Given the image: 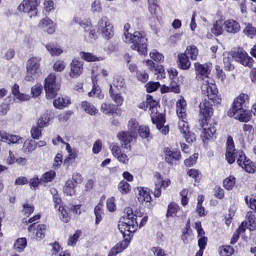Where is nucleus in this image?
I'll return each instance as SVG.
<instances>
[{"label":"nucleus","mask_w":256,"mask_h":256,"mask_svg":"<svg viewBox=\"0 0 256 256\" xmlns=\"http://www.w3.org/2000/svg\"><path fill=\"white\" fill-rule=\"evenodd\" d=\"M125 213V221L118 223V229L123 235V240L110 250L108 256H117L119 253H123V251L131 245V241L133 240V236L137 229L145 227L147 221H149V216H143L139 210L133 212V208L131 207L126 208Z\"/></svg>","instance_id":"nucleus-1"},{"label":"nucleus","mask_w":256,"mask_h":256,"mask_svg":"<svg viewBox=\"0 0 256 256\" xmlns=\"http://www.w3.org/2000/svg\"><path fill=\"white\" fill-rule=\"evenodd\" d=\"M215 109L213 104L207 98L202 100L199 104V127L203 129L201 133V139L203 143L211 141V139H217V121L213 119Z\"/></svg>","instance_id":"nucleus-2"},{"label":"nucleus","mask_w":256,"mask_h":256,"mask_svg":"<svg viewBox=\"0 0 256 256\" xmlns=\"http://www.w3.org/2000/svg\"><path fill=\"white\" fill-rule=\"evenodd\" d=\"M194 69L197 81H204L201 85V93L207 97V101H211L213 105H221L222 99L219 96L217 85L209 82V75H211V68L209 64L194 63Z\"/></svg>","instance_id":"nucleus-3"},{"label":"nucleus","mask_w":256,"mask_h":256,"mask_svg":"<svg viewBox=\"0 0 256 256\" xmlns=\"http://www.w3.org/2000/svg\"><path fill=\"white\" fill-rule=\"evenodd\" d=\"M249 95L240 93L234 98L231 107L227 111L228 117H235L240 123H249L251 121V112H249Z\"/></svg>","instance_id":"nucleus-4"},{"label":"nucleus","mask_w":256,"mask_h":256,"mask_svg":"<svg viewBox=\"0 0 256 256\" xmlns=\"http://www.w3.org/2000/svg\"><path fill=\"white\" fill-rule=\"evenodd\" d=\"M131 24L126 23L124 25V37L125 43H128L132 51H137L139 55H147V47L149 40L143 32L135 31L133 34L129 32Z\"/></svg>","instance_id":"nucleus-5"},{"label":"nucleus","mask_w":256,"mask_h":256,"mask_svg":"<svg viewBox=\"0 0 256 256\" xmlns=\"http://www.w3.org/2000/svg\"><path fill=\"white\" fill-rule=\"evenodd\" d=\"M41 61L42 59L39 56H32L27 60L24 81H27L28 83H35V80L39 79V77L43 75Z\"/></svg>","instance_id":"nucleus-6"},{"label":"nucleus","mask_w":256,"mask_h":256,"mask_svg":"<svg viewBox=\"0 0 256 256\" xmlns=\"http://www.w3.org/2000/svg\"><path fill=\"white\" fill-rule=\"evenodd\" d=\"M225 159L229 165H233L235 162L237 165H241L245 159V152L235 148V141L231 135L227 136Z\"/></svg>","instance_id":"nucleus-7"},{"label":"nucleus","mask_w":256,"mask_h":256,"mask_svg":"<svg viewBox=\"0 0 256 256\" xmlns=\"http://www.w3.org/2000/svg\"><path fill=\"white\" fill-rule=\"evenodd\" d=\"M44 91H45L46 99L51 101L57 98V95H59V91H61V84L57 82V74L50 73L45 78Z\"/></svg>","instance_id":"nucleus-8"},{"label":"nucleus","mask_w":256,"mask_h":256,"mask_svg":"<svg viewBox=\"0 0 256 256\" xmlns=\"http://www.w3.org/2000/svg\"><path fill=\"white\" fill-rule=\"evenodd\" d=\"M151 121L153 125H156V128L162 135H169V125L165 126L167 123V118H165V114L163 113H152L150 114Z\"/></svg>","instance_id":"nucleus-9"},{"label":"nucleus","mask_w":256,"mask_h":256,"mask_svg":"<svg viewBox=\"0 0 256 256\" xmlns=\"http://www.w3.org/2000/svg\"><path fill=\"white\" fill-rule=\"evenodd\" d=\"M98 29L101 30L104 39L109 40L115 37V28L107 16H104L99 20Z\"/></svg>","instance_id":"nucleus-10"},{"label":"nucleus","mask_w":256,"mask_h":256,"mask_svg":"<svg viewBox=\"0 0 256 256\" xmlns=\"http://www.w3.org/2000/svg\"><path fill=\"white\" fill-rule=\"evenodd\" d=\"M39 3L40 0H23L17 9L22 13H30V17H37Z\"/></svg>","instance_id":"nucleus-11"},{"label":"nucleus","mask_w":256,"mask_h":256,"mask_svg":"<svg viewBox=\"0 0 256 256\" xmlns=\"http://www.w3.org/2000/svg\"><path fill=\"white\" fill-rule=\"evenodd\" d=\"M164 161L168 163V165H175V163H179L183 156L181 155V150L175 148L171 150L169 147H164Z\"/></svg>","instance_id":"nucleus-12"},{"label":"nucleus","mask_w":256,"mask_h":256,"mask_svg":"<svg viewBox=\"0 0 256 256\" xmlns=\"http://www.w3.org/2000/svg\"><path fill=\"white\" fill-rule=\"evenodd\" d=\"M28 233H30V235H32L36 241H41L45 239V235L47 233V225L37 223L30 224L28 226Z\"/></svg>","instance_id":"nucleus-13"},{"label":"nucleus","mask_w":256,"mask_h":256,"mask_svg":"<svg viewBox=\"0 0 256 256\" xmlns=\"http://www.w3.org/2000/svg\"><path fill=\"white\" fill-rule=\"evenodd\" d=\"M178 129L180 133L183 134L186 143H194V141H197V138L193 131H191V127H189V122H187V120H179Z\"/></svg>","instance_id":"nucleus-14"},{"label":"nucleus","mask_w":256,"mask_h":256,"mask_svg":"<svg viewBox=\"0 0 256 256\" xmlns=\"http://www.w3.org/2000/svg\"><path fill=\"white\" fill-rule=\"evenodd\" d=\"M233 58L235 61H237V63H240L244 67H249L250 69L253 67V63H255V60H253L251 56H249V54L243 49L235 52L233 54Z\"/></svg>","instance_id":"nucleus-15"},{"label":"nucleus","mask_w":256,"mask_h":256,"mask_svg":"<svg viewBox=\"0 0 256 256\" xmlns=\"http://www.w3.org/2000/svg\"><path fill=\"white\" fill-rule=\"evenodd\" d=\"M117 139L123 149H131V143H133V139H137V136L129 131H120L117 134Z\"/></svg>","instance_id":"nucleus-16"},{"label":"nucleus","mask_w":256,"mask_h":256,"mask_svg":"<svg viewBox=\"0 0 256 256\" xmlns=\"http://www.w3.org/2000/svg\"><path fill=\"white\" fill-rule=\"evenodd\" d=\"M157 107H159V101L154 100L149 94L146 95V101L138 104V109H142L143 111H147V109H149V111H151V115H153V113H160L157 111Z\"/></svg>","instance_id":"nucleus-17"},{"label":"nucleus","mask_w":256,"mask_h":256,"mask_svg":"<svg viewBox=\"0 0 256 256\" xmlns=\"http://www.w3.org/2000/svg\"><path fill=\"white\" fill-rule=\"evenodd\" d=\"M83 62L77 58L72 59L70 63L69 77L71 79H78L83 75Z\"/></svg>","instance_id":"nucleus-18"},{"label":"nucleus","mask_w":256,"mask_h":256,"mask_svg":"<svg viewBox=\"0 0 256 256\" xmlns=\"http://www.w3.org/2000/svg\"><path fill=\"white\" fill-rule=\"evenodd\" d=\"M146 65L154 75H157V79H165L167 77V73L165 72V66L161 64H155V61L153 60H147Z\"/></svg>","instance_id":"nucleus-19"},{"label":"nucleus","mask_w":256,"mask_h":256,"mask_svg":"<svg viewBox=\"0 0 256 256\" xmlns=\"http://www.w3.org/2000/svg\"><path fill=\"white\" fill-rule=\"evenodd\" d=\"M110 149L113 157H116L119 163H122L123 165H129V156L121 151V146L119 144L113 143L110 146Z\"/></svg>","instance_id":"nucleus-20"},{"label":"nucleus","mask_w":256,"mask_h":256,"mask_svg":"<svg viewBox=\"0 0 256 256\" xmlns=\"http://www.w3.org/2000/svg\"><path fill=\"white\" fill-rule=\"evenodd\" d=\"M138 201L143 205L146 203L147 207H153V198L151 197V189L140 187L138 188Z\"/></svg>","instance_id":"nucleus-21"},{"label":"nucleus","mask_w":256,"mask_h":256,"mask_svg":"<svg viewBox=\"0 0 256 256\" xmlns=\"http://www.w3.org/2000/svg\"><path fill=\"white\" fill-rule=\"evenodd\" d=\"M0 141L2 143H8V145H15L21 143V141H23V137L0 130Z\"/></svg>","instance_id":"nucleus-22"},{"label":"nucleus","mask_w":256,"mask_h":256,"mask_svg":"<svg viewBox=\"0 0 256 256\" xmlns=\"http://www.w3.org/2000/svg\"><path fill=\"white\" fill-rule=\"evenodd\" d=\"M101 112L104 115H116L117 117H121L123 110L118 108L117 105L104 102L101 104Z\"/></svg>","instance_id":"nucleus-23"},{"label":"nucleus","mask_w":256,"mask_h":256,"mask_svg":"<svg viewBox=\"0 0 256 256\" xmlns=\"http://www.w3.org/2000/svg\"><path fill=\"white\" fill-rule=\"evenodd\" d=\"M38 27L39 29H44L48 35H53V33L56 31L55 22H53V20H51L49 17L41 19L38 23Z\"/></svg>","instance_id":"nucleus-24"},{"label":"nucleus","mask_w":256,"mask_h":256,"mask_svg":"<svg viewBox=\"0 0 256 256\" xmlns=\"http://www.w3.org/2000/svg\"><path fill=\"white\" fill-rule=\"evenodd\" d=\"M176 113L181 120H187V100L185 98H180L176 102Z\"/></svg>","instance_id":"nucleus-25"},{"label":"nucleus","mask_w":256,"mask_h":256,"mask_svg":"<svg viewBox=\"0 0 256 256\" xmlns=\"http://www.w3.org/2000/svg\"><path fill=\"white\" fill-rule=\"evenodd\" d=\"M224 29L226 33L235 35L241 31V24H239V22L234 19H228L224 21Z\"/></svg>","instance_id":"nucleus-26"},{"label":"nucleus","mask_w":256,"mask_h":256,"mask_svg":"<svg viewBox=\"0 0 256 256\" xmlns=\"http://www.w3.org/2000/svg\"><path fill=\"white\" fill-rule=\"evenodd\" d=\"M185 53H180L177 56V66L178 69L182 71H189L191 69V60Z\"/></svg>","instance_id":"nucleus-27"},{"label":"nucleus","mask_w":256,"mask_h":256,"mask_svg":"<svg viewBox=\"0 0 256 256\" xmlns=\"http://www.w3.org/2000/svg\"><path fill=\"white\" fill-rule=\"evenodd\" d=\"M171 186V179H166V180H161L159 182L155 183V189L153 192L154 197H156V199H159V197H161L162 195V191L161 189H167V187Z\"/></svg>","instance_id":"nucleus-28"},{"label":"nucleus","mask_w":256,"mask_h":256,"mask_svg":"<svg viewBox=\"0 0 256 256\" xmlns=\"http://www.w3.org/2000/svg\"><path fill=\"white\" fill-rule=\"evenodd\" d=\"M79 56L80 59H82V61H86V63H97L99 61H103V57L97 56L91 52L80 51Z\"/></svg>","instance_id":"nucleus-29"},{"label":"nucleus","mask_w":256,"mask_h":256,"mask_svg":"<svg viewBox=\"0 0 256 256\" xmlns=\"http://www.w3.org/2000/svg\"><path fill=\"white\" fill-rule=\"evenodd\" d=\"M45 48L51 57H59L60 55H63V50L57 42H49L46 44Z\"/></svg>","instance_id":"nucleus-30"},{"label":"nucleus","mask_w":256,"mask_h":256,"mask_svg":"<svg viewBox=\"0 0 256 256\" xmlns=\"http://www.w3.org/2000/svg\"><path fill=\"white\" fill-rule=\"evenodd\" d=\"M239 167L244 169L246 173H255L256 171V165L251 159L247 158V155H244V159H242V163L238 164Z\"/></svg>","instance_id":"nucleus-31"},{"label":"nucleus","mask_w":256,"mask_h":256,"mask_svg":"<svg viewBox=\"0 0 256 256\" xmlns=\"http://www.w3.org/2000/svg\"><path fill=\"white\" fill-rule=\"evenodd\" d=\"M36 149H37V142L35 140L30 139V140L24 141L22 146V152L25 155H30V153H33V151H36Z\"/></svg>","instance_id":"nucleus-32"},{"label":"nucleus","mask_w":256,"mask_h":256,"mask_svg":"<svg viewBox=\"0 0 256 256\" xmlns=\"http://www.w3.org/2000/svg\"><path fill=\"white\" fill-rule=\"evenodd\" d=\"M109 95H110L112 101H114V103H116V107H121V105H123V102L125 101V99L123 98L121 93L115 92V89H113V85H111V84H110V88H109Z\"/></svg>","instance_id":"nucleus-33"},{"label":"nucleus","mask_w":256,"mask_h":256,"mask_svg":"<svg viewBox=\"0 0 256 256\" xmlns=\"http://www.w3.org/2000/svg\"><path fill=\"white\" fill-rule=\"evenodd\" d=\"M81 109L91 116H95L97 115V113H99V110L97 109V107H95V105H93L89 101H82Z\"/></svg>","instance_id":"nucleus-34"},{"label":"nucleus","mask_w":256,"mask_h":256,"mask_svg":"<svg viewBox=\"0 0 256 256\" xmlns=\"http://www.w3.org/2000/svg\"><path fill=\"white\" fill-rule=\"evenodd\" d=\"M53 105L55 109H65L71 105V99L65 97L54 98Z\"/></svg>","instance_id":"nucleus-35"},{"label":"nucleus","mask_w":256,"mask_h":256,"mask_svg":"<svg viewBox=\"0 0 256 256\" xmlns=\"http://www.w3.org/2000/svg\"><path fill=\"white\" fill-rule=\"evenodd\" d=\"M186 175L190 177V179L194 180V183H201V180L203 179V174L201 173V170L196 168H190L186 171Z\"/></svg>","instance_id":"nucleus-36"},{"label":"nucleus","mask_w":256,"mask_h":256,"mask_svg":"<svg viewBox=\"0 0 256 256\" xmlns=\"http://www.w3.org/2000/svg\"><path fill=\"white\" fill-rule=\"evenodd\" d=\"M179 211H181V207H179V204H177L176 202H170L168 204L166 218L170 219V217H177V213H179Z\"/></svg>","instance_id":"nucleus-37"},{"label":"nucleus","mask_w":256,"mask_h":256,"mask_svg":"<svg viewBox=\"0 0 256 256\" xmlns=\"http://www.w3.org/2000/svg\"><path fill=\"white\" fill-rule=\"evenodd\" d=\"M184 55L188 56L191 61H197V57H199V48L195 45H189L186 47Z\"/></svg>","instance_id":"nucleus-38"},{"label":"nucleus","mask_w":256,"mask_h":256,"mask_svg":"<svg viewBox=\"0 0 256 256\" xmlns=\"http://www.w3.org/2000/svg\"><path fill=\"white\" fill-rule=\"evenodd\" d=\"M58 211L60 213V221H62V223H69L71 221V213L67 206H59Z\"/></svg>","instance_id":"nucleus-39"},{"label":"nucleus","mask_w":256,"mask_h":256,"mask_svg":"<svg viewBox=\"0 0 256 256\" xmlns=\"http://www.w3.org/2000/svg\"><path fill=\"white\" fill-rule=\"evenodd\" d=\"M235 185H237V178L233 175H230L223 180V187L226 191H233Z\"/></svg>","instance_id":"nucleus-40"},{"label":"nucleus","mask_w":256,"mask_h":256,"mask_svg":"<svg viewBox=\"0 0 256 256\" xmlns=\"http://www.w3.org/2000/svg\"><path fill=\"white\" fill-rule=\"evenodd\" d=\"M75 187H77V184L73 180H67L63 188L64 194L68 197H73L76 193Z\"/></svg>","instance_id":"nucleus-41"},{"label":"nucleus","mask_w":256,"mask_h":256,"mask_svg":"<svg viewBox=\"0 0 256 256\" xmlns=\"http://www.w3.org/2000/svg\"><path fill=\"white\" fill-rule=\"evenodd\" d=\"M95 225H99L103 221V202H99L94 208Z\"/></svg>","instance_id":"nucleus-42"},{"label":"nucleus","mask_w":256,"mask_h":256,"mask_svg":"<svg viewBox=\"0 0 256 256\" xmlns=\"http://www.w3.org/2000/svg\"><path fill=\"white\" fill-rule=\"evenodd\" d=\"M49 123H51V116L49 113H45L38 118L36 125L40 127V129H45V127H49Z\"/></svg>","instance_id":"nucleus-43"},{"label":"nucleus","mask_w":256,"mask_h":256,"mask_svg":"<svg viewBox=\"0 0 256 256\" xmlns=\"http://www.w3.org/2000/svg\"><path fill=\"white\" fill-rule=\"evenodd\" d=\"M223 26L224 23L221 20H217L214 22L213 27L211 28V34L215 37H220V35L223 33Z\"/></svg>","instance_id":"nucleus-44"},{"label":"nucleus","mask_w":256,"mask_h":256,"mask_svg":"<svg viewBox=\"0 0 256 256\" xmlns=\"http://www.w3.org/2000/svg\"><path fill=\"white\" fill-rule=\"evenodd\" d=\"M131 189V184L125 180L118 183V191L121 193V195H129V193H131Z\"/></svg>","instance_id":"nucleus-45"},{"label":"nucleus","mask_w":256,"mask_h":256,"mask_svg":"<svg viewBox=\"0 0 256 256\" xmlns=\"http://www.w3.org/2000/svg\"><path fill=\"white\" fill-rule=\"evenodd\" d=\"M83 235V231L76 230L75 233L71 236H69L67 245L69 247H75L77 245V241H79V238Z\"/></svg>","instance_id":"nucleus-46"},{"label":"nucleus","mask_w":256,"mask_h":256,"mask_svg":"<svg viewBox=\"0 0 256 256\" xmlns=\"http://www.w3.org/2000/svg\"><path fill=\"white\" fill-rule=\"evenodd\" d=\"M77 157H79L78 152L68 154V156L63 161V166L69 169L71 165L75 164Z\"/></svg>","instance_id":"nucleus-47"},{"label":"nucleus","mask_w":256,"mask_h":256,"mask_svg":"<svg viewBox=\"0 0 256 256\" xmlns=\"http://www.w3.org/2000/svg\"><path fill=\"white\" fill-rule=\"evenodd\" d=\"M25 247H27V238H18L14 243V249L18 253H23Z\"/></svg>","instance_id":"nucleus-48"},{"label":"nucleus","mask_w":256,"mask_h":256,"mask_svg":"<svg viewBox=\"0 0 256 256\" xmlns=\"http://www.w3.org/2000/svg\"><path fill=\"white\" fill-rule=\"evenodd\" d=\"M161 7L157 4V0H148V11L151 13L152 17H158L157 11H159Z\"/></svg>","instance_id":"nucleus-49"},{"label":"nucleus","mask_w":256,"mask_h":256,"mask_svg":"<svg viewBox=\"0 0 256 256\" xmlns=\"http://www.w3.org/2000/svg\"><path fill=\"white\" fill-rule=\"evenodd\" d=\"M137 133L139 137H141V139H149V137H151V129L149 128V126H139Z\"/></svg>","instance_id":"nucleus-50"},{"label":"nucleus","mask_w":256,"mask_h":256,"mask_svg":"<svg viewBox=\"0 0 256 256\" xmlns=\"http://www.w3.org/2000/svg\"><path fill=\"white\" fill-rule=\"evenodd\" d=\"M246 219L249 223L248 229L250 231H255L256 230V217H255V213H253V211H249L246 214Z\"/></svg>","instance_id":"nucleus-51"},{"label":"nucleus","mask_w":256,"mask_h":256,"mask_svg":"<svg viewBox=\"0 0 256 256\" xmlns=\"http://www.w3.org/2000/svg\"><path fill=\"white\" fill-rule=\"evenodd\" d=\"M243 33L246 35V37H249V39H254L256 37V28L253 26V24L248 23L243 29Z\"/></svg>","instance_id":"nucleus-52"},{"label":"nucleus","mask_w":256,"mask_h":256,"mask_svg":"<svg viewBox=\"0 0 256 256\" xmlns=\"http://www.w3.org/2000/svg\"><path fill=\"white\" fill-rule=\"evenodd\" d=\"M218 251L221 256H232L235 253V248L229 245H223L219 247Z\"/></svg>","instance_id":"nucleus-53"},{"label":"nucleus","mask_w":256,"mask_h":256,"mask_svg":"<svg viewBox=\"0 0 256 256\" xmlns=\"http://www.w3.org/2000/svg\"><path fill=\"white\" fill-rule=\"evenodd\" d=\"M169 87L171 93H174L175 95L181 93V83H179V79L170 80Z\"/></svg>","instance_id":"nucleus-54"},{"label":"nucleus","mask_w":256,"mask_h":256,"mask_svg":"<svg viewBox=\"0 0 256 256\" xmlns=\"http://www.w3.org/2000/svg\"><path fill=\"white\" fill-rule=\"evenodd\" d=\"M55 177H57V172H55V170H50L42 175L40 181H42L43 183H51V181H53Z\"/></svg>","instance_id":"nucleus-55"},{"label":"nucleus","mask_w":256,"mask_h":256,"mask_svg":"<svg viewBox=\"0 0 256 256\" xmlns=\"http://www.w3.org/2000/svg\"><path fill=\"white\" fill-rule=\"evenodd\" d=\"M128 129L129 133H132L137 137V132L139 131V122L134 118L130 119L128 122Z\"/></svg>","instance_id":"nucleus-56"},{"label":"nucleus","mask_w":256,"mask_h":256,"mask_svg":"<svg viewBox=\"0 0 256 256\" xmlns=\"http://www.w3.org/2000/svg\"><path fill=\"white\" fill-rule=\"evenodd\" d=\"M98 97V99H102V90L99 84L92 85V90L88 93V97Z\"/></svg>","instance_id":"nucleus-57"},{"label":"nucleus","mask_w":256,"mask_h":256,"mask_svg":"<svg viewBox=\"0 0 256 256\" xmlns=\"http://www.w3.org/2000/svg\"><path fill=\"white\" fill-rule=\"evenodd\" d=\"M32 139L39 140L43 135V128L39 127L38 125L33 126L30 130Z\"/></svg>","instance_id":"nucleus-58"},{"label":"nucleus","mask_w":256,"mask_h":256,"mask_svg":"<svg viewBox=\"0 0 256 256\" xmlns=\"http://www.w3.org/2000/svg\"><path fill=\"white\" fill-rule=\"evenodd\" d=\"M22 213L24 217H31V215L35 213V206H33V204L24 203Z\"/></svg>","instance_id":"nucleus-59"},{"label":"nucleus","mask_w":256,"mask_h":256,"mask_svg":"<svg viewBox=\"0 0 256 256\" xmlns=\"http://www.w3.org/2000/svg\"><path fill=\"white\" fill-rule=\"evenodd\" d=\"M150 58L152 61H156V63H163V61H165V56L157 50L150 52Z\"/></svg>","instance_id":"nucleus-60"},{"label":"nucleus","mask_w":256,"mask_h":256,"mask_svg":"<svg viewBox=\"0 0 256 256\" xmlns=\"http://www.w3.org/2000/svg\"><path fill=\"white\" fill-rule=\"evenodd\" d=\"M145 87L147 93H155V91L161 87V83L150 81L146 83Z\"/></svg>","instance_id":"nucleus-61"},{"label":"nucleus","mask_w":256,"mask_h":256,"mask_svg":"<svg viewBox=\"0 0 256 256\" xmlns=\"http://www.w3.org/2000/svg\"><path fill=\"white\" fill-rule=\"evenodd\" d=\"M197 159H199V154L195 153L189 158L184 160L185 167H193L197 165Z\"/></svg>","instance_id":"nucleus-62"},{"label":"nucleus","mask_w":256,"mask_h":256,"mask_svg":"<svg viewBox=\"0 0 256 256\" xmlns=\"http://www.w3.org/2000/svg\"><path fill=\"white\" fill-rule=\"evenodd\" d=\"M136 79L137 81H140V83H147L149 81V73L146 71H139L136 73Z\"/></svg>","instance_id":"nucleus-63"},{"label":"nucleus","mask_w":256,"mask_h":256,"mask_svg":"<svg viewBox=\"0 0 256 256\" xmlns=\"http://www.w3.org/2000/svg\"><path fill=\"white\" fill-rule=\"evenodd\" d=\"M65 61L63 60H57L54 64H53V71H55L56 73H62V71H65Z\"/></svg>","instance_id":"nucleus-64"}]
</instances>
